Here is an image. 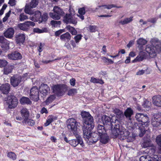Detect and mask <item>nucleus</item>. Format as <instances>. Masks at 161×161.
<instances>
[{"label": "nucleus", "mask_w": 161, "mask_h": 161, "mask_svg": "<svg viewBox=\"0 0 161 161\" xmlns=\"http://www.w3.org/2000/svg\"><path fill=\"white\" fill-rule=\"evenodd\" d=\"M47 113L48 111L47 109L43 107L41 110V113L43 114V113L47 114Z\"/></svg>", "instance_id": "338daca9"}, {"label": "nucleus", "mask_w": 161, "mask_h": 161, "mask_svg": "<svg viewBox=\"0 0 161 161\" xmlns=\"http://www.w3.org/2000/svg\"><path fill=\"white\" fill-rule=\"evenodd\" d=\"M102 122L107 129H112L113 125L112 124V119L108 116L103 115L101 117Z\"/></svg>", "instance_id": "1a4fd4ad"}, {"label": "nucleus", "mask_w": 161, "mask_h": 161, "mask_svg": "<svg viewBox=\"0 0 161 161\" xmlns=\"http://www.w3.org/2000/svg\"><path fill=\"white\" fill-rule=\"evenodd\" d=\"M76 89L72 88L69 90L68 92V95L69 96H72L75 95L77 92Z\"/></svg>", "instance_id": "de8ad7c7"}, {"label": "nucleus", "mask_w": 161, "mask_h": 161, "mask_svg": "<svg viewBox=\"0 0 161 161\" xmlns=\"http://www.w3.org/2000/svg\"><path fill=\"white\" fill-rule=\"evenodd\" d=\"M76 138L72 139L69 141V143L72 146L74 147H76L77 145L79 144L81 147L84 146V144L83 142L82 138L78 135H75Z\"/></svg>", "instance_id": "f8f14e48"}, {"label": "nucleus", "mask_w": 161, "mask_h": 161, "mask_svg": "<svg viewBox=\"0 0 161 161\" xmlns=\"http://www.w3.org/2000/svg\"><path fill=\"white\" fill-rule=\"evenodd\" d=\"M67 122L68 129L74 135H77V129L79 125V123L76 119L73 118H71L68 119Z\"/></svg>", "instance_id": "20e7f679"}, {"label": "nucleus", "mask_w": 161, "mask_h": 161, "mask_svg": "<svg viewBox=\"0 0 161 161\" xmlns=\"http://www.w3.org/2000/svg\"><path fill=\"white\" fill-rule=\"evenodd\" d=\"M20 113L22 117L24 119H27L29 115V112L28 110L26 108H22L20 111Z\"/></svg>", "instance_id": "c85d7f7f"}, {"label": "nucleus", "mask_w": 161, "mask_h": 161, "mask_svg": "<svg viewBox=\"0 0 161 161\" xmlns=\"http://www.w3.org/2000/svg\"><path fill=\"white\" fill-rule=\"evenodd\" d=\"M137 44L139 45H144L147 43V41L143 38H140L137 41Z\"/></svg>", "instance_id": "ea45409f"}, {"label": "nucleus", "mask_w": 161, "mask_h": 161, "mask_svg": "<svg viewBox=\"0 0 161 161\" xmlns=\"http://www.w3.org/2000/svg\"><path fill=\"white\" fill-rule=\"evenodd\" d=\"M133 114V110L130 108H128L124 113V115L126 118L131 119L130 117Z\"/></svg>", "instance_id": "7c9ffc66"}, {"label": "nucleus", "mask_w": 161, "mask_h": 161, "mask_svg": "<svg viewBox=\"0 0 161 161\" xmlns=\"http://www.w3.org/2000/svg\"><path fill=\"white\" fill-rule=\"evenodd\" d=\"M35 25V24L34 22L27 21L24 23L19 24L18 27L22 30L28 31L29 29L30 26H34Z\"/></svg>", "instance_id": "4468645a"}, {"label": "nucleus", "mask_w": 161, "mask_h": 161, "mask_svg": "<svg viewBox=\"0 0 161 161\" xmlns=\"http://www.w3.org/2000/svg\"><path fill=\"white\" fill-rule=\"evenodd\" d=\"M28 19V17L25 15L23 13L21 14L19 16V20L21 21H23L25 20Z\"/></svg>", "instance_id": "a18cd8bd"}, {"label": "nucleus", "mask_w": 161, "mask_h": 161, "mask_svg": "<svg viewBox=\"0 0 161 161\" xmlns=\"http://www.w3.org/2000/svg\"><path fill=\"white\" fill-rule=\"evenodd\" d=\"M51 25L54 27H57L61 24L60 21H56L53 20L51 21Z\"/></svg>", "instance_id": "79ce46f5"}, {"label": "nucleus", "mask_w": 161, "mask_h": 161, "mask_svg": "<svg viewBox=\"0 0 161 161\" xmlns=\"http://www.w3.org/2000/svg\"><path fill=\"white\" fill-rule=\"evenodd\" d=\"M45 44L44 43H40L38 50L39 53H41L43 50V47Z\"/></svg>", "instance_id": "6e6d98bb"}, {"label": "nucleus", "mask_w": 161, "mask_h": 161, "mask_svg": "<svg viewBox=\"0 0 161 161\" xmlns=\"http://www.w3.org/2000/svg\"><path fill=\"white\" fill-rule=\"evenodd\" d=\"M153 102L155 105L161 107V96L157 95L153 97Z\"/></svg>", "instance_id": "4be33fe9"}, {"label": "nucleus", "mask_w": 161, "mask_h": 161, "mask_svg": "<svg viewBox=\"0 0 161 161\" xmlns=\"http://www.w3.org/2000/svg\"><path fill=\"white\" fill-rule=\"evenodd\" d=\"M22 123L23 125L27 124L29 125L32 126L34 125L35 122L33 120L29 119L28 118L27 119H24L22 122Z\"/></svg>", "instance_id": "cd10ccee"}, {"label": "nucleus", "mask_w": 161, "mask_h": 161, "mask_svg": "<svg viewBox=\"0 0 161 161\" xmlns=\"http://www.w3.org/2000/svg\"><path fill=\"white\" fill-rule=\"evenodd\" d=\"M161 124V123L158 122V121L154 119H153L152 121V125L154 127H157L159 126Z\"/></svg>", "instance_id": "8fccbe9b"}, {"label": "nucleus", "mask_w": 161, "mask_h": 161, "mask_svg": "<svg viewBox=\"0 0 161 161\" xmlns=\"http://www.w3.org/2000/svg\"><path fill=\"white\" fill-rule=\"evenodd\" d=\"M15 0H9L8 4L12 6H14L16 4Z\"/></svg>", "instance_id": "680f3d73"}, {"label": "nucleus", "mask_w": 161, "mask_h": 161, "mask_svg": "<svg viewBox=\"0 0 161 161\" xmlns=\"http://www.w3.org/2000/svg\"><path fill=\"white\" fill-rule=\"evenodd\" d=\"M119 135V137L121 140L126 139L129 135L130 132L121 126L120 128Z\"/></svg>", "instance_id": "f3484780"}, {"label": "nucleus", "mask_w": 161, "mask_h": 161, "mask_svg": "<svg viewBox=\"0 0 161 161\" xmlns=\"http://www.w3.org/2000/svg\"><path fill=\"white\" fill-rule=\"evenodd\" d=\"M14 31L13 28H8L4 33V36L6 37L11 38L13 37Z\"/></svg>", "instance_id": "5701e85b"}, {"label": "nucleus", "mask_w": 161, "mask_h": 161, "mask_svg": "<svg viewBox=\"0 0 161 161\" xmlns=\"http://www.w3.org/2000/svg\"><path fill=\"white\" fill-rule=\"evenodd\" d=\"M48 15L47 13H44L43 14L41 17V19L39 22H45L47 19Z\"/></svg>", "instance_id": "37998d69"}, {"label": "nucleus", "mask_w": 161, "mask_h": 161, "mask_svg": "<svg viewBox=\"0 0 161 161\" xmlns=\"http://www.w3.org/2000/svg\"><path fill=\"white\" fill-rule=\"evenodd\" d=\"M71 38V35L68 32H67L64 34H63L60 36V39L62 41L64 42L69 41Z\"/></svg>", "instance_id": "a878e982"}, {"label": "nucleus", "mask_w": 161, "mask_h": 161, "mask_svg": "<svg viewBox=\"0 0 161 161\" xmlns=\"http://www.w3.org/2000/svg\"><path fill=\"white\" fill-rule=\"evenodd\" d=\"M92 130L91 131V133L90 134V136L89 138H85L87 139H90L92 140V141H90V142H91L92 143H95L97 142L99 139L100 135H99V134H97V133L94 132L92 133Z\"/></svg>", "instance_id": "6ab92c4d"}, {"label": "nucleus", "mask_w": 161, "mask_h": 161, "mask_svg": "<svg viewBox=\"0 0 161 161\" xmlns=\"http://www.w3.org/2000/svg\"><path fill=\"white\" fill-rule=\"evenodd\" d=\"M153 119L161 123V113L156 114Z\"/></svg>", "instance_id": "864d4df0"}, {"label": "nucleus", "mask_w": 161, "mask_h": 161, "mask_svg": "<svg viewBox=\"0 0 161 161\" xmlns=\"http://www.w3.org/2000/svg\"><path fill=\"white\" fill-rule=\"evenodd\" d=\"M22 80V77L21 75H15L11 77L10 79L11 84L14 87L18 86Z\"/></svg>", "instance_id": "9b49d317"}, {"label": "nucleus", "mask_w": 161, "mask_h": 161, "mask_svg": "<svg viewBox=\"0 0 161 161\" xmlns=\"http://www.w3.org/2000/svg\"><path fill=\"white\" fill-rule=\"evenodd\" d=\"M149 157L148 156H142L140 158V161H153L151 159H149L148 158H149Z\"/></svg>", "instance_id": "3c124183"}, {"label": "nucleus", "mask_w": 161, "mask_h": 161, "mask_svg": "<svg viewBox=\"0 0 161 161\" xmlns=\"http://www.w3.org/2000/svg\"><path fill=\"white\" fill-rule=\"evenodd\" d=\"M97 132L99 135L106 132L104 126L102 125H98L97 126Z\"/></svg>", "instance_id": "2f4dec72"}, {"label": "nucleus", "mask_w": 161, "mask_h": 161, "mask_svg": "<svg viewBox=\"0 0 161 161\" xmlns=\"http://www.w3.org/2000/svg\"><path fill=\"white\" fill-rule=\"evenodd\" d=\"M33 32L35 33H41L44 32V31L43 30H41L38 28H35L33 29Z\"/></svg>", "instance_id": "13d9d810"}, {"label": "nucleus", "mask_w": 161, "mask_h": 161, "mask_svg": "<svg viewBox=\"0 0 161 161\" xmlns=\"http://www.w3.org/2000/svg\"><path fill=\"white\" fill-rule=\"evenodd\" d=\"M36 20L39 21L40 20L42 15V13L39 11L37 10L35 11H34V14Z\"/></svg>", "instance_id": "e433bc0d"}, {"label": "nucleus", "mask_w": 161, "mask_h": 161, "mask_svg": "<svg viewBox=\"0 0 161 161\" xmlns=\"http://www.w3.org/2000/svg\"><path fill=\"white\" fill-rule=\"evenodd\" d=\"M157 20V19L156 18H153L148 19L147 22L152 23H154L156 22Z\"/></svg>", "instance_id": "0e129e2a"}, {"label": "nucleus", "mask_w": 161, "mask_h": 161, "mask_svg": "<svg viewBox=\"0 0 161 161\" xmlns=\"http://www.w3.org/2000/svg\"><path fill=\"white\" fill-rule=\"evenodd\" d=\"M7 103L9 108H13L17 106L18 102L17 98L14 95H10L7 98Z\"/></svg>", "instance_id": "6e6552de"}, {"label": "nucleus", "mask_w": 161, "mask_h": 161, "mask_svg": "<svg viewBox=\"0 0 161 161\" xmlns=\"http://www.w3.org/2000/svg\"><path fill=\"white\" fill-rule=\"evenodd\" d=\"M145 70H140L138 71L136 73V74L137 75H142L145 73Z\"/></svg>", "instance_id": "774afa93"}, {"label": "nucleus", "mask_w": 161, "mask_h": 161, "mask_svg": "<svg viewBox=\"0 0 161 161\" xmlns=\"http://www.w3.org/2000/svg\"><path fill=\"white\" fill-rule=\"evenodd\" d=\"M78 13L80 14H85V9L84 7H82L79 9Z\"/></svg>", "instance_id": "bf43d9fd"}, {"label": "nucleus", "mask_w": 161, "mask_h": 161, "mask_svg": "<svg viewBox=\"0 0 161 161\" xmlns=\"http://www.w3.org/2000/svg\"><path fill=\"white\" fill-rule=\"evenodd\" d=\"M10 86L8 83L2 85L0 86V90L3 94H7L10 91Z\"/></svg>", "instance_id": "a211bd4d"}, {"label": "nucleus", "mask_w": 161, "mask_h": 161, "mask_svg": "<svg viewBox=\"0 0 161 161\" xmlns=\"http://www.w3.org/2000/svg\"><path fill=\"white\" fill-rule=\"evenodd\" d=\"M75 78H72L70 79L69 83L71 86H74L75 85Z\"/></svg>", "instance_id": "e2e57ef3"}, {"label": "nucleus", "mask_w": 161, "mask_h": 161, "mask_svg": "<svg viewBox=\"0 0 161 161\" xmlns=\"http://www.w3.org/2000/svg\"><path fill=\"white\" fill-rule=\"evenodd\" d=\"M152 159H150L153 160V161H158V157L157 155H155L151 158Z\"/></svg>", "instance_id": "69168bd1"}, {"label": "nucleus", "mask_w": 161, "mask_h": 161, "mask_svg": "<svg viewBox=\"0 0 161 161\" xmlns=\"http://www.w3.org/2000/svg\"><path fill=\"white\" fill-rule=\"evenodd\" d=\"M90 81L91 82L94 83H99L101 84H103L104 83V81L102 79L96 78L93 77H91Z\"/></svg>", "instance_id": "473e14b6"}, {"label": "nucleus", "mask_w": 161, "mask_h": 161, "mask_svg": "<svg viewBox=\"0 0 161 161\" xmlns=\"http://www.w3.org/2000/svg\"><path fill=\"white\" fill-rule=\"evenodd\" d=\"M8 59L12 60H17L22 59L21 54L17 51H13L8 55Z\"/></svg>", "instance_id": "2eb2a0df"}, {"label": "nucleus", "mask_w": 161, "mask_h": 161, "mask_svg": "<svg viewBox=\"0 0 161 161\" xmlns=\"http://www.w3.org/2000/svg\"><path fill=\"white\" fill-rule=\"evenodd\" d=\"M39 90L36 86L32 87L30 90V98L35 101H37L39 99Z\"/></svg>", "instance_id": "9d476101"}, {"label": "nucleus", "mask_w": 161, "mask_h": 161, "mask_svg": "<svg viewBox=\"0 0 161 161\" xmlns=\"http://www.w3.org/2000/svg\"><path fill=\"white\" fill-rule=\"evenodd\" d=\"M144 58V57L143 56L140 55L137 56L136 58L135 59L134 61H142Z\"/></svg>", "instance_id": "052dcab7"}, {"label": "nucleus", "mask_w": 161, "mask_h": 161, "mask_svg": "<svg viewBox=\"0 0 161 161\" xmlns=\"http://www.w3.org/2000/svg\"><path fill=\"white\" fill-rule=\"evenodd\" d=\"M121 127V126H120L119 125H115V126L114 127V128L113 129L112 128V129H108L111 130L112 134L115 137H116L119 136Z\"/></svg>", "instance_id": "412c9836"}, {"label": "nucleus", "mask_w": 161, "mask_h": 161, "mask_svg": "<svg viewBox=\"0 0 161 161\" xmlns=\"http://www.w3.org/2000/svg\"><path fill=\"white\" fill-rule=\"evenodd\" d=\"M66 29L72 35H76L77 34V31L75 29L70 25H68L66 27Z\"/></svg>", "instance_id": "72a5a7b5"}, {"label": "nucleus", "mask_w": 161, "mask_h": 161, "mask_svg": "<svg viewBox=\"0 0 161 161\" xmlns=\"http://www.w3.org/2000/svg\"><path fill=\"white\" fill-rule=\"evenodd\" d=\"M82 36V35L81 34H78L74 36V39L76 43H79L81 40Z\"/></svg>", "instance_id": "49530a36"}, {"label": "nucleus", "mask_w": 161, "mask_h": 161, "mask_svg": "<svg viewBox=\"0 0 161 161\" xmlns=\"http://www.w3.org/2000/svg\"><path fill=\"white\" fill-rule=\"evenodd\" d=\"M20 102L22 104H30L31 103L29 98L25 97H22L20 99Z\"/></svg>", "instance_id": "c756f323"}, {"label": "nucleus", "mask_w": 161, "mask_h": 161, "mask_svg": "<svg viewBox=\"0 0 161 161\" xmlns=\"http://www.w3.org/2000/svg\"><path fill=\"white\" fill-rule=\"evenodd\" d=\"M53 11L54 13H50L49 16L54 19H59L61 16H64L65 14L62 9L58 6H54L53 8Z\"/></svg>", "instance_id": "39448f33"}, {"label": "nucleus", "mask_w": 161, "mask_h": 161, "mask_svg": "<svg viewBox=\"0 0 161 161\" xmlns=\"http://www.w3.org/2000/svg\"><path fill=\"white\" fill-rule=\"evenodd\" d=\"M40 95L42 97H45L50 92V89L48 86L46 84H42L39 88Z\"/></svg>", "instance_id": "ddd939ff"}, {"label": "nucleus", "mask_w": 161, "mask_h": 161, "mask_svg": "<svg viewBox=\"0 0 161 161\" xmlns=\"http://www.w3.org/2000/svg\"><path fill=\"white\" fill-rule=\"evenodd\" d=\"M114 113L115 114L116 117L119 120L122 119L124 117V114L123 112L118 108H115L113 110Z\"/></svg>", "instance_id": "b1692460"}, {"label": "nucleus", "mask_w": 161, "mask_h": 161, "mask_svg": "<svg viewBox=\"0 0 161 161\" xmlns=\"http://www.w3.org/2000/svg\"><path fill=\"white\" fill-rule=\"evenodd\" d=\"M25 36L24 34H19L16 36L15 41L17 44H23L25 42Z\"/></svg>", "instance_id": "aec40b11"}, {"label": "nucleus", "mask_w": 161, "mask_h": 161, "mask_svg": "<svg viewBox=\"0 0 161 161\" xmlns=\"http://www.w3.org/2000/svg\"><path fill=\"white\" fill-rule=\"evenodd\" d=\"M64 22L67 24L71 23L74 24H76L77 21L75 18L72 15L71 13L66 14L65 16L63 17Z\"/></svg>", "instance_id": "dca6fc26"}, {"label": "nucleus", "mask_w": 161, "mask_h": 161, "mask_svg": "<svg viewBox=\"0 0 161 161\" xmlns=\"http://www.w3.org/2000/svg\"><path fill=\"white\" fill-rule=\"evenodd\" d=\"M12 69L10 67H4L3 69V74L5 75H8L12 72Z\"/></svg>", "instance_id": "c03bdc74"}, {"label": "nucleus", "mask_w": 161, "mask_h": 161, "mask_svg": "<svg viewBox=\"0 0 161 161\" xmlns=\"http://www.w3.org/2000/svg\"><path fill=\"white\" fill-rule=\"evenodd\" d=\"M81 115L84 122L83 137L88 138L90 136L91 131L94 127V119L89 112L86 111L82 112Z\"/></svg>", "instance_id": "f03ea898"}, {"label": "nucleus", "mask_w": 161, "mask_h": 161, "mask_svg": "<svg viewBox=\"0 0 161 161\" xmlns=\"http://www.w3.org/2000/svg\"><path fill=\"white\" fill-rule=\"evenodd\" d=\"M53 92L58 96L63 95L65 91V87L63 85H54L52 87Z\"/></svg>", "instance_id": "0eeeda50"}, {"label": "nucleus", "mask_w": 161, "mask_h": 161, "mask_svg": "<svg viewBox=\"0 0 161 161\" xmlns=\"http://www.w3.org/2000/svg\"><path fill=\"white\" fill-rule=\"evenodd\" d=\"M133 17H130L129 18H126L123 20H121L119 22V23L122 25H124L130 22L132 20Z\"/></svg>", "instance_id": "f704fd0d"}, {"label": "nucleus", "mask_w": 161, "mask_h": 161, "mask_svg": "<svg viewBox=\"0 0 161 161\" xmlns=\"http://www.w3.org/2000/svg\"><path fill=\"white\" fill-rule=\"evenodd\" d=\"M135 118L138 123H135L133 125V128L138 129L139 136L142 137L147 130V128L149 122V118L146 115L141 113H137Z\"/></svg>", "instance_id": "f257e3e1"}, {"label": "nucleus", "mask_w": 161, "mask_h": 161, "mask_svg": "<svg viewBox=\"0 0 161 161\" xmlns=\"http://www.w3.org/2000/svg\"><path fill=\"white\" fill-rule=\"evenodd\" d=\"M100 135V140L101 143L105 144L108 142L109 138L106 133L101 134Z\"/></svg>", "instance_id": "393cba45"}, {"label": "nucleus", "mask_w": 161, "mask_h": 161, "mask_svg": "<svg viewBox=\"0 0 161 161\" xmlns=\"http://www.w3.org/2000/svg\"><path fill=\"white\" fill-rule=\"evenodd\" d=\"M156 142L158 146L157 148V152L161 154V134L158 135L156 138Z\"/></svg>", "instance_id": "bb28decb"}, {"label": "nucleus", "mask_w": 161, "mask_h": 161, "mask_svg": "<svg viewBox=\"0 0 161 161\" xmlns=\"http://www.w3.org/2000/svg\"><path fill=\"white\" fill-rule=\"evenodd\" d=\"M56 97L55 95H52L49 96L45 102L46 105H48L50 103H52L55 98Z\"/></svg>", "instance_id": "c9c22d12"}, {"label": "nucleus", "mask_w": 161, "mask_h": 161, "mask_svg": "<svg viewBox=\"0 0 161 161\" xmlns=\"http://www.w3.org/2000/svg\"><path fill=\"white\" fill-rule=\"evenodd\" d=\"M38 0H32L29 4H26L25 6V13L30 15L34 14V11L31 8L36 7L38 4Z\"/></svg>", "instance_id": "423d86ee"}, {"label": "nucleus", "mask_w": 161, "mask_h": 161, "mask_svg": "<svg viewBox=\"0 0 161 161\" xmlns=\"http://www.w3.org/2000/svg\"><path fill=\"white\" fill-rule=\"evenodd\" d=\"M151 105V103L148 101H146L143 104L144 107L148 108L150 107Z\"/></svg>", "instance_id": "4d7b16f0"}, {"label": "nucleus", "mask_w": 161, "mask_h": 161, "mask_svg": "<svg viewBox=\"0 0 161 161\" xmlns=\"http://www.w3.org/2000/svg\"><path fill=\"white\" fill-rule=\"evenodd\" d=\"M8 64V62L6 60L0 59V68L4 67Z\"/></svg>", "instance_id": "09e8293b"}, {"label": "nucleus", "mask_w": 161, "mask_h": 161, "mask_svg": "<svg viewBox=\"0 0 161 161\" xmlns=\"http://www.w3.org/2000/svg\"><path fill=\"white\" fill-rule=\"evenodd\" d=\"M7 155L8 158L13 160H15L16 158V155L14 152H9L7 153Z\"/></svg>", "instance_id": "58836bf2"}, {"label": "nucleus", "mask_w": 161, "mask_h": 161, "mask_svg": "<svg viewBox=\"0 0 161 161\" xmlns=\"http://www.w3.org/2000/svg\"><path fill=\"white\" fill-rule=\"evenodd\" d=\"M151 142L150 141L146 140H144L142 143V146L144 148H147L150 147L151 146Z\"/></svg>", "instance_id": "4c0bfd02"}, {"label": "nucleus", "mask_w": 161, "mask_h": 161, "mask_svg": "<svg viewBox=\"0 0 161 161\" xmlns=\"http://www.w3.org/2000/svg\"><path fill=\"white\" fill-rule=\"evenodd\" d=\"M97 27L95 25H90L89 27V31L91 32H94L97 31Z\"/></svg>", "instance_id": "603ef678"}, {"label": "nucleus", "mask_w": 161, "mask_h": 161, "mask_svg": "<svg viewBox=\"0 0 161 161\" xmlns=\"http://www.w3.org/2000/svg\"><path fill=\"white\" fill-rule=\"evenodd\" d=\"M103 7L104 8H107L108 9H110L113 7H117V8H121V7H116L115 5L113 4L109 5H104L102 6H98V8Z\"/></svg>", "instance_id": "a19ab883"}, {"label": "nucleus", "mask_w": 161, "mask_h": 161, "mask_svg": "<svg viewBox=\"0 0 161 161\" xmlns=\"http://www.w3.org/2000/svg\"><path fill=\"white\" fill-rule=\"evenodd\" d=\"M152 44L153 46L147 45L145 49L150 57L153 58L156 56V52L158 53L161 51V43L158 40L154 39L152 41Z\"/></svg>", "instance_id": "7ed1b4c3"}, {"label": "nucleus", "mask_w": 161, "mask_h": 161, "mask_svg": "<svg viewBox=\"0 0 161 161\" xmlns=\"http://www.w3.org/2000/svg\"><path fill=\"white\" fill-rule=\"evenodd\" d=\"M64 31V29L59 30L55 32V36H59Z\"/></svg>", "instance_id": "5fc2aeb1"}]
</instances>
